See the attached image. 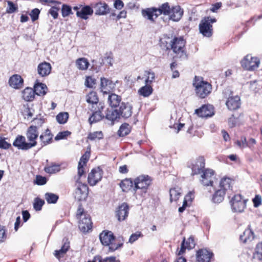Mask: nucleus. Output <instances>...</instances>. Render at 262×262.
Wrapping results in <instances>:
<instances>
[{"mask_svg":"<svg viewBox=\"0 0 262 262\" xmlns=\"http://www.w3.org/2000/svg\"><path fill=\"white\" fill-rule=\"evenodd\" d=\"M186 41L182 37H174L171 45L170 49L175 54L174 58L181 60L186 59L187 55L185 50Z\"/></svg>","mask_w":262,"mask_h":262,"instance_id":"1","label":"nucleus"},{"mask_svg":"<svg viewBox=\"0 0 262 262\" xmlns=\"http://www.w3.org/2000/svg\"><path fill=\"white\" fill-rule=\"evenodd\" d=\"M193 85L195 87L196 96L200 98H205L211 92L212 85L207 81L197 79L196 76Z\"/></svg>","mask_w":262,"mask_h":262,"instance_id":"2","label":"nucleus"},{"mask_svg":"<svg viewBox=\"0 0 262 262\" xmlns=\"http://www.w3.org/2000/svg\"><path fill=\"white\" fill-rule=\"evenodd\" d=\"M80 177L78 175L77 177L75 178L76 189L74 194L75 199L78 201L85 200L87 198L89 193V188L87 185L83 184L80 181Z\"/></svg>","mask_w":262,"mask_h":262,"instance_id":"3","label":"nucleus"},{"mask_svg":"<svg viewBox=\"0 0 262 262\" xmlns=\"http://www.w3.org/2000/svg\"><path fill=\"white\" fill-rule=\"evenodd\" d=\"M151 184L150 177L147 175H141L135 179L134 181V191L136 192L140 190V193H145L148 187Z\"/></svg>","mask_w":262,"mask_h":262,"instance_id":"4","label":"nucleus"},{"mask_svg":"<svg viewBox=\"0 0 262 262\" xmlns=\"http://www.w3.org/2000/svg\"><path fill=\"white\" fill-rule=\"evenodd\" d=\"M205 160L203 157H199L188 165L191 169V176L199 174L204 171Z\"/></svg>","mask_w":262,"mask_h":262,"instance_id":"5","label":"nucleus"},{"mask_svg":"<svg viewBox=\"0 0 262 262\" xmlns=\"http://www.w3.org/2000/svg\"><path fill=\"white\" fill-rule=\"evenodd\" d=\"M104 108L105 105L102 103H99L97 104V107L92 106L93 113L89 119V121L91 124L97 122L104 118V115L102 113Z\"/></svg>","mask_w":262,"mask_h":262,"instance_id":"6","label":"nucleus"},{"mask_svg":"<svg viewBox=\"0 0 262 262\" xmlns=\"http://www.w3.org/2000/svg\"><path fill=\"white\" fill-rule=\"evenodd\" d=\"M259 59L251 55H247L241 61L242 66L247 70L253 71L257 69L259 65Z\"/></svg>","mask_w":262,"mask_h":262,"instance_id":"7","label":"nucleus"},{"mask_svg":"<svg viewBox=\"0 0 262 262\" xmlns=\"http://www.w3.org/2000/svg\"><path fill=\"white\" fill-rule=\"evenodd\" d=\"M232 210L234 212H242L246 207V201L240 194L235 195L230 201Z\"/></svg>","mask_w":262,"mask_h":262,"instance_id":"8","label":"nucleus"},{"mask_svg":"<svg viewBox=\"0 0 262 262\" xmlns=\"http://www.w3.org/2000/svg\"><path fill=\"white\" fill-rule=\"evenodd\" d=\"M201 174V184L205 186H213V183L215 179L214 171L210 169H205Z\"/></svg>","mask_w":262,"mask_h":262,"instance_id":"9","label":"nucleus"},{"mask_svg":"<svg viewBox=\"0 0 262 262\" xmlns=\"http://www.w3.org/2000/svg\"><path fill=\"white\" fill-rule=\"evenodd\" d=\"M13 145L18 149L27 150L35 146V143L27 142L26 138L22 135H18L13 143Z\"/></svg>","mask_w":262,"mask_h":262,"instance_id":"10","label":"nucleus"},{"mask_svg":"<svg viewBox=\"0 0 262 262\" xmlns=\"http://www.w3.org/2000/svg\"><path fill=\"white\" fill-rule=\"evenodd\" d=\"M133 107L128 102H122L118 108L120 118L127 119L132 116Z\"/></svg>","mask_w":262,"mask_h":262,"instance_id":"11","label":"nucleus"},{"mask_svg":"<svg viewBox=\"0 0 262 262\" xmlns=\"http://www.w3.org/2000/svg\"><path fill=\"white\" fill-rule=\"evenodd\" d=\"M102 177V170L99 167L94 168L88 175V182L90 185L94 186L101 180Z\"/></svg>","mask_w":262,"mask_h":262,"instance_id":"12","label":"nucleus"},{"mask_svg":"<svg viewBox=\"0 0 262 262\" xmlns=\"http://www.w3.org/2000/svg\"><path fill=\"white\" fill-rule=\"evenodd\" d=\"M200 32L205 37H209L212 35L213 29L211 24L203 18L199 24Z\"/></svg>","mask_w":262,"mask_h":262,"instance_id":"13","label":"nucleus"},{"mask_svg":"<svg viewBox=\"0 0 262 262\" xmlns=\"http://www.w3.org/2000/svg\"><path fill=\"white\" fill-rule=\"evenodd\" d=\"M100 81V90L103 94H109L110 92L113 90L116 86V83L104 77H101Z\"/></svg>","mask_w":262,"mask_h":262,"instance_id":"14","label":"nucleus"},{"mask_svg":"<svg viewBox=\"0 0 262 262\" xmlns=\"http://www.w3.org/2000/svg\"><path fill=\"white\" fill-rule=\"evenodd\" d=\"M195 113L202 118L211 117L214 115V108L210 104L204 105L200 108L196 109Z\"/></svg>","mask_w":262,"mask_h":262,"instance_id":"15","label":"nucleus"},{"mask_svg":"<svg viewBox=\"0 0 262 262\" xmlns=\"http://www.w3.org/2000/svg\"><path fill=\"white\" fill-rule=\"evenodd\" d=\"M78 227L82 232L84 233L89 232L92 227V222L90 215L84 216L83 217L79 219Z\"/></svg>","mask_w":262,"mask_h":262,"instance_id":"16","label":"nucleus"},{"mask_svg":"<svg viewBox=\"0 0 262 262\" xmlns=\"http://www.w3.org/2000/svg\"><path fill=\"white\" fill-rule=\"evenodd\" d=\"M141 14L145 18L149 20L152 23L155 22V19L158 17L157 8L155 7L142 9L141 11Z\"/></svg>","mask_w":262,"mask_h":262,"instance_id":"17","label":"nucleus"},{"mask_svg":"<svg viewBox=\"0 0 262 262\" xmlns=\"http://www.w3.org/2000/svg\"><path fill=\"white\" fill-rule=\"evenodd\" d=\"M99 239L103 245L107 246L111 244V242L115 241V236L112 231H103L100 234Z\"/></svg>","mask_w":262,"mask_h":262,"instance_id":"18","label":"nucleus"},{"mask_svg":"<svg viewBox=\"0 0 262 262\" xmlns=\"http://www.w3.org/2000/svg\"><path fill=\"white\" fill-rule=\"evenodd\" d=\"M213 254L207 249L199 250L196 253V258L198 262H209Z\"/></svg>","mask_w":262,"mask_h":262,"instance_id":"19","label":"nucleus"},{"mask_svg":"<svg viewBox=\"0 0 262 262\" xmlns=\"http://www.w3.org/2000/svg\"><path fill=\"white\" fill-rule=\"evenodd\" d=\"M39 133L38 127L36 126L31 125L27 129L26 136L29 143H35L37 145L36 139L38 138Z\"/></svg>","mask_w":262,"mask_h":262,"instance_id":"20","label":"nucleus"},{"mask_svg":"<svg viewBox=\"0 0 262 262\" xmlns=\"http://www.w3.org/2000/svg\"><path fill=\"white\" fill-rule=\"evenodd\" d=\"M129 208L128 205L123 203L120 205L116 211V216L119 221H124L128 216Z\"/></svg>","mask_w":262,"mask_h":262,"instance_id":"21","label":"nucleus"},{"mask_svg":"<svg viewBox=\"0 0 262 262\" xmlns=\"http://www.w3.org/2000/svg\"><path fill=\"white\" fill-rule=\"evenodd\" d=\"M228 108L234 111L239 108L241 106V99L239 96H231L228 98L226 102Z\"/></svg>","mask_w":262,"mask_h":262,"instance_id":"22","label":"nucleus"},{"mask_svg":"<svg viewBox=\"0 0 262 262\" xmlns=\"http://www.w3.org/2000/svg\"><path fill=\"white\" fill-rule=\"evenodd\" d=\"M52 67L50 63L43 62L39 63L37 67V73L41 77L48 76L51 73Z\"/></svg>","mask_w":262,"mask_h":262,"instance_id":"23","label":"nucleus"},{"mask_svg":"<svg viewBox=\"0 0 262 262\" xmlns=\"http://www.w3.org/2000/svg\"><path fill=\"white\" fill-rule=\"evenodd\" d=\"M183 15V10L181 9L180 6H176L171 8L169 16L170 19L174 21H178Z\"/></svg>","mask_w":262,"mask_h":262,"instance_id":"24","label":"nucleus"},{"mask_svg":"<svg viewBox=\"0 0 262 262\" xmlns=\"http://www.w3.org/2000/svg\"><path fill=\"white\" fill-rule=\"evenodd\" d=\"M122 98L115 93L108 94L107 103L112 108H117L121 104Z\"/></svg>","mask_w":262,"mask_h":262,"instance_id":"25","label":"nucleus"},{"mask_svg":"<svg viewBox=\"0 0 262 262\" xmlns=\"http://www.w3.org/2000/svg\"><path fill=\"white\" fill-rule=\"evenodd\" d=\"M104 118L113 123L118 121L120 118L118 108L113 110V108L111 109L107 108L105 111Z\"/></svg>","mask_w":262,"mask_h":262,"instance_id":"26","label":"nucleus"},{"mask_svg":"<svg viewBox=\"0 0 262 262\" xmlns=\"http://www.w3.org/2000/svg\"><path fill=\"white\" fill-rule=\"evenodd\" d=\"M23 79L17 74L13 75L9 80L10 86L14 89L20 88L23 84Z\"/></svg>","mask_w":262,"mask_h":262,"instance_id":"27","label":"nucleus"},{"mask_svg":"<svg viewBox=\"0 0 262 262\" xmlns=\"http://www.w3.org/2000/svg\"><path fill=\"white\" fill-rule=\"evenodd\" d=\"M90 156L89 152H86L80 158L78 165V175L81 177L84 173L83 166L86 164L88 161Z\"/></svg>","mask_w":262,"mask_h":262,"instance_id":"28","label":"nucleus"},{"mask_svg":"<svg viewBox=\"0 0 262 262\" xmlns=\"http://www.w3.org/2000/svg\"><path fill=\"white\" fill-rule=\"evenodd\" d=\"M93 13V10L90 6H85L82 7L80 11H77L76 15L77 17L85 20L88 18V15H92Z\"/></svg>","mask_w":262,"mask_h":262,"instance_id":"29","label":"nucleus"},{"mask_svg":"<svg viewBox=\"0 0 262 262\" xmlns=\"http://www.w3.org/2000/svg\"><path fill=\"white\" fill-rule=\"evenodd\" d=\"M95 9V14L99 15H103L110 13V8L105 3H98L94 6Z\"/></svg>","mask_w":262,"mask_h":262,"instance_id":"30","label":"nucleus"},{"mask_svg":"<svg viewBox=\"0 0 262 262\" xmlns=\"http://www.w3.org/2000/svg\"><path fill=\"white\" fill-rule=\"evenodd\" d=\"M250 225L243 232V234L240 235V240L243 243L252 241L254 238V234L251 229Z\"/></svg>","mask_w":262,"mask_h":262,"instance_id":"31","label":"nucleus"},{"mask_svg":"<svg viewBox=\"0 0 262 262\" xmlns=\"http://www.w3.org/2000/svg\"><path fill=\"white\" fill-rule=\"evenodd\" d=\"M173 40L172 37L168 36L167 35H164L160 39V47L165 50H170L171 45Z\"/></svg>","mask_w":262,"mask_h":262,"instance_id":"32","label":"nucleus"},{"mask_svg":"<svg viewBox=\"0 0 262 262\" xmlns=\"http://www.w3.org/2000/svg\"><path fill=\"white\" fill-rule=\"evenodd\" d=\"M134 184L130 179H125L121 181L120 187L123 192H127L132 189L134 190Z\"/></svg>","mask_w":262,"mask_h":262,"instance_id":"33","label":"nucleus"},{"mask_svg":"<svg viewBox=\"0 0 262 262\" xmlns=\"http://www.w3.org/2000/svg\"><path fill=\"white\" fill-rule=\"evenodd\" d=\"M225 193L224 189H217L212 196V201L215 203H220L224 200Z\"/></svg>","mask_w":262,"mask_h":262,"instance_id":"34","label":"nucleus"},{"mask_svg":"<svg viewBox=\"0 0 262 262\" xmlns=\"http://www.w3.org/2000/svg\"><path fill=\"white\" fill-rule=\"evenodd\" d=\"M35 94L34 89L27 88L23 92V98L26 101H31L33 100Z\"/></svg>","mask_w":262,"mask_h":262,"instance_id":"35","label":"nucleus"},{"mask_svg":"<svg viewBox=\"0 0 262 262\" xmlns=\"http://www.w3.org/2000/svg\"><path fill=\"white\" fill-rule=\"evenodd\" d=\"M35 94L38 96H43L46 94L48 88L45 84L37 82L34 86Z\"/></svg>","mask_w":262,"mask_h":262,"instance_id":"36","label":"nucleus"},{"mask_svg":"<svg viewBox=\"0 0 262 262\" xmlns=\"http://www.w3.org/2000/svg\"><path fill=\"white\" fill-rule=\"evenodd\" d=\"M171 8L168 3L163 4L158 8H157V12L158 14V16L161 14L165 15H169Z\"/></svg>","mask_w":262,"mask_h":262,"instance_id":"37","label":"nucleus"},{"mask_svg":"<svg viewBox=\"0 0 262 262\" xmlns=\"http://www.w3.org/2000/svg\"><path fill=\"white\" fill-rule=\"evenodd\" d=\"M253 258L262 261V242L256 245L253 254Z\"/></svg>","mask_w":262,"mask_h":262,"instance_id":"38","label":"nucleus"},{"mask_svg":"<svg viewBox=\"0 0 262 262\" xmlns=\"http://www.w3.org/2000/svg\"><path fill=\"white\" fill-rule=\"evenodd\" d=\"M131 126L128 123H125L120 126L118 131V135L120 137H124L129 134Z\"/></svg>","mask_w":262,"mask_h":262,"instance_id":"39","label":"nucleus"},{"mask_svg":"<svg viewBox=\"0 0 262 262\" xmlns=\"http://www.w3.org/2000/svg\"><path fill=\"white\" fill-rule=\"evenodd\" d=\"M44 170L48 173H55L60 170V165L52 163L51 165L46 166Z\"/></svg>","mask_w":262,"mask_h":262,"instance_id":"40","label":"nucleus"},{"mask_svg":"<svg viewBox=\"0 0 262 262\" xmlns=\"http://www.w3.org/2000/svg\"><path fill=\"white\" fill-rule=\"evenodd\" d=\"M76 64L77 68L80 70H85L89 66V62L85 58H80L76 60Z\"/></svg>","mask_w":262,"mask_h":262,"instance_id":"41","label":"nucleus"},{"mask_svg":"<svg viewBox=\"0 0 262 262\" xmlns=\"http://www.w3.org/2000/svg\"><path fill=\"white\" fill-rule=\"evenodd\" d=\"M86 102L89 103H91L93 105H96L97 107L98 103V98L97 95V93L95 92H90L86 97Z\"/></svg>","mask_w":262,"mask_h":262,"instance_id":"42","label":"nucleus"},{"mask_svg":"<svg viewBox=\"0 0 262 262\" xmlns=\"http://www.w3.org/2000/svg\"><path fill=\"white\" fill-rule=\"evenodd\" d=\"M39 138L41 142L43 143V145H46L49 143L52 139V135L49 129H46L44 135H41Z\"/></svg>","mask_w":262,"mask_h":262,"instance_id":"43","label":"nucleus"},{"mask_svg":"<svg viewBox=\"0 0 262 262\" xmlns=\"http://www.w3.org/2000/svg\"><path fill=\"white\" fill-rule=\"evenodd\" d=\"M152 92V89L151 86L146 84L145 86L141 88L138 91L139 94L145 97H148L151 94Z\"/></svg>","mask_w":262,"mask_h":262,"instance_id":"44","label":"nucleus"},{"mask_svg":"<svg viewBox=\"0 0 262 262\" xmlns=\"http://www.w3.org/2000/svg\"><path fill=\"white\" fill-rule=\"evenodd\" d=\"M231 182L232 180L230 178H223L220 181L219 187L220 189H224L225 191H226L230 188Z\"/></svg>","mask_w":262,"mask_h":262,"instance_id":"45","label":"nucleus"},{"mask_svg":"<svg viewBox=\"0 0 262 262\" xmlns=\"http://www.w3.org/2000/svg\"><path fill=\"white\" fill-rule=\"evenodd\" d=\"M45 198L48 204H55L58 200V196L51 192H47L45 194Z\"/></svg>","mask_w":262,"mask_h":262,"instance_id":"46","label":"nucleus"},{"mask_svg":"<svg viewBox=\"0 0 262 262\" xmlns=\"http://www.w3.org/2000/svg\"><path fill=\"white\" fill-rule=\"evenodd\" d=\"M170 202L177 201L181 196V193L176 188H171L169 190Z\"/></svg>","mask_w":262,"mask_h":262,"instance_id":"47","label":"nucleus"},{"mask_svg":"<svg viewBox=\"0 0 262 262\" xmlns=\"http://www.w3.org/2000/svg\"><path fill=\"white\" fill-rule=\"evenodd\" d=\"M56 118L59 124H64L69 118V114L67 112L60 113L56 116Z\"/></svg>","mask_w":262,"mask_h":262,"instance_id":"48","label":"nucleus"},{"mask_svg":"<svg viewBox=\"0 0 262 262\" xmlns=\"http://www.w3.org/2000/svg\"><path fill=\"white\" fill-rule=\"evenodd\" d=\"M44 204L45 201L39 198H36L34 199V202L33 203L34 209L36 211H40L41 210L42 207Z\"/></svg>","mask_w":262,"mask_h":262,"instance_id":"49","label":"nucleus"},{"mask_svg":"<svg viewBox=\"0 0 262 262\" xmlns=\"http://www.w3.org/2000/svg\"><path fill=\"white\" fill-rule=\"evenodd\" d=\"M123 245V239L122 240L121 242L118 243V244H116L115 243H113V242H111V244H110V245L107 246H108V252H114L115 250L122 247Z\"/></svg>","mask_w":262,"mask_h":262,"instance_id":"50","label":"nucleus"},{"mask_svg":"<svg viewBox=\"0 0 262 262\" xmlns=\"http://www.w3.org/2000/svg\"><path fill=\"white\" fill-rule=\"evenodd\" d=\"M123 245V239L122 240L121 242L118 243V244H116L115 243H113V242H111V244H110V245L107 246H108V252H114L115 250L122 247Z\"/></svg>","mask_w":262,"mask_h":262,"instance_id":"51","label":"nucleus"},{"mask_svg":"<svg viewBox=\"0 0 262 262\" xmlns=\"http://www.w3.org/2000/svg\"><path fill=\"white\" fill-rule=\"evenodd\" d=\"M88 139L94 140L95 139H100L103 138V134L102 132H94L90 133L88 137Z\"/></svg>","mask_w":262,"mask_h":262,"instance_id":"52","label":"nucleus"},{"mask_svg":"<svg viewBox=\"0 0 262 262\" xmlns=\"http://www.w3.org/2000/svg\"><path fill=\"white\" fill-rule=\"evenodd\" d=\"M8 7L6 9V12L11 14L17 10V6L11 1H7Z\"/></svg>","mask_w":262,"mask_h":262,"instance_id":"53","label":"nucleus"},{"mask_svg":"<svg viewBox=\"0 0 262 262\" xmlns=\"http://www.w3.org/2000/svg\"><path fill=\"white\" fill-rule=\"evenodd\" d=\"M62 16L63 17L69 16L70 14H72L71 7L67 5L63 4L61 8Z\"/></svg>","mask_w":262,"mask_h":262,"instance_id":"54","label":"nucleus"},{"mask_svg":"<svg viewBox=\"0 0 262 262\" xmlns=\"http://www.w3.org/2000/svg\"><path fill=\"white\" fill-rule=\"evenodd\" d=\"M71 134V133L68 130L59 132L55 137V140L58 141L59 140L65 139L68 136H70Z\"/></svg>","mask_w":262,"mask_h":262,"instance_id":"55","label":"nucleus"},{"mask_svg":"<svg viewBox=\"0 0 262 262\" xmlns=\"http://www.w3.org/2000/svg\"><path fill=\"white\" fill-rule=\"evenodd\" d=\"M47 182V178L45 177H42L40 175H37L36 177V179L34 183L38 185H43L46 184Z\"/></svg>","mask_w":262,"mask_h":262,"instance_id":"56","label":"nucleus"},{"mask_svg":"<svg viewBox=\"0 0 262 262\" xmlns=\"http://www.w3.org/2000/svg\"><path fill=\"white\" fill-rule=\"evenodd\" d=\"M105 62L109 66H112L113 62V55L111 53H106L103 59H102V62Z\"/></svg>","mask_w":262,"mask_h":262,"instance_id":"57","label":"nucleus"},{"mask_svg":"<svg viewBox=\"0 0 262 262\" xmlns=\"http://www.w3.org/2000/svg\"><path fill=\"white\" fill-rule=\"evenodd\" d=\"M59 7L56 6H53L49 11V13L50 14L54 19H56L58 16V11Z\"/></svg>","mask_w":262,"mask_h":262,"instance_id":"58","label":"nucleus"},{"mask_svg":"<svg viewBox=\"0 0 262 262\" xmlns=\"http://www.w3.org/2000/svg\"><path fill=\"white\" fill-rule=\"evenodd\" d=\"M95 84L96 80L94 78H93L92 76H89L86 78L85 81L86 86L88 88H93Z\"/></svg>","mask_w":262,"mask_h":262,"instance_id":"59","label":"nucleus"},{"mask_svg":"<svg viewBox=\"0 0 262 262\" xmlns=\"http://www.w3.org/2000/svg\"><path fill=\"white\" fill-rule=\"evenodd\" d=\"M142 234L141 232H136L135 233L132 234L129 237V243L132 244L136 241L139 237L142 236Z\"/></svg>","mask_w":262,"mask_h":262,"instance_id":"60","label":"nucleus"},{"mask_svg":"<svg viewBox=\"0 0 262 262\" xmlns=\"http://www.w3.org/2000/svg\"><path fill=\"white\" fill-rule=\"evenodd\" d=\"M40 11L37 8H35L31 11L30 16L33 21L36 20L38 18Z\"/></svg>","mask_w":262,"mask_h":262,"instance_id":"61","label":"nucleus"},{"mask_svg":"<svg viewBox=\"0 0 262 262\" xmlns=\"http://www.w3.org/2000/svg\"><path fill=\"white\" fill-rule=\"evenodd\" d=\"M148 75L147 78L145 79V83L149 84L151 83L152 80L155 79V74L153 72H145Z\"/></svg>","mask_w":262,"mask_h":262,"instance_id":"62","label":"nucleus"},{"mask_svg":"<svg viewBox=\"0 0 262 262\" xmlns=\"http://www.w3.org/2000/svg\"><path fill=\"white\" fill-rule=\"evenodd\" d=\"M253 202L255 207H258L261 204V197L259 195H256L253 199Z\"/></svg>","mask_w":262,"mask_h":262,"instance_id":"63","label":"nucleus"},{"mask_svg":"<svg viewBox=\"0 0 262 262\" xmlns=\"http://www.w3.org/2000/svg\"><path fill=\"white\" fill-rule=\"evenodd\" d=\"M186 246H187V248L188 249H191L194 247L195 244L194 242V239L192 237H190L188 238L187 241L185 242Z\"/></svg>","mask_w":262,"mask_h":262,"instance_id":"64","label":"nucleus"}]
</instances>
